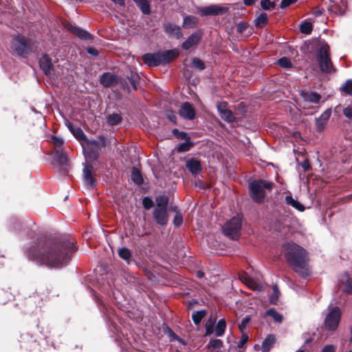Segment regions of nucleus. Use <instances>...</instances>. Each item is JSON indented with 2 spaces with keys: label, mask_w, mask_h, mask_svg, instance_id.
<instances>
[{
  "label": "nucleus",
  "mask_w": 352,
  "mask_h": 352,
  "mask_svg": "<svg viewBox=\"0 0 352 352\" xmlns=\"http://www.w3.org/2000/svg\"><path fill=\"white\" fill-rule=\"evenodd\" d=\"M76 250L74 243L65 240L31 247L28 249L27 254L30 259L36 261L38 264L44 265L50 268H60L67 265L72 253Z\"/></svg>",
  "instance_id": "obj_1"
},
{
  "label": "nucleus",
  "mask_w": 352,
  "mask_h": 352,
  "mask_svg": "<svg viewBox=\"0 0 352 352\" xmlns=\"http://www.w3.org/2000/svg\"><path fill=\"white\" fill-rule=\"evenodd\" d=\"M282 252L289 266L300 276L305 278L309 274L308 254L299 245L289 242L283 245Z\"/></svg>",
  "instance_id": "obj_2"
},
{
  "label": "nucleus",
  "mask_w": 352,
  "mask_h": 352,
  "mask_svg": "<svg viewBox=\"0 0 352 352\" xmlns=\"http://www.w3.org/2000/svg\"><path fill=\"white\" fill-rule=\"evenodd\" d=\"M179 56L177 50H166L162 52L148 53L142 56V60L148 66L164 65L174 60Z\"/></svg>",
  "instance_id": "obj_3"
},
{
  "label": "nucleus",
  "mask_w": 352,
  "mask_h": 352,
  "mask_svg": "<svg viewBox=\"0 0 352 352\" xmlns=\"http://www.w3.org/2000/svg\"><path fill=\"white\" fill-rule=\"evenodd\" d=\"M316 58L322 72L331 74L336 71L330 58V50L327 43L320 45L316 52Z\"/></svg>",
  "instance_id": "obj_4"
},
{
  "label": "nucleus",
  "mask_w": 352,
  "mask_h": 352,
  "mask_svg": "<svg viewBox=\"0 0 352 352\" xmlns=\"http://www.w3.org/2000/svg\"><path fill=\"white\" fill-rule=\"evenodd\" d=\"M272 186V182L263 179L252 182L250 184V192L252 199L257 203L263 202L265 197V189L271 190Z\"/></svg>",
  "instance_id": "obj_5"
},
{
  "label": "nucleus",
  "mask_w": 352,
  "mask_h": 352,
  "mask_svg": "<svg viewBox=\"0 0 352 352\" xmlns=\"http://www.w3.org/2000/svg\"><path fill=\"white\" fill-rule=\"evenodd\" d=\"M242 219L239 216L232 217L222 227L223 234L232 239H236L239 236L241 229Z\"/></svg>",
  "instance_id": "obj_6"
},
{
  "label": "nucleus",
  "mask_w": 352,
  "mask_h": 352,
  "mask_svg": "<svg viewBox=\"0 0 352 352\" xmlns=\"http://www.w3.org/2000/svg\"><path fill=\"white\" fill-rule=\"evenodd\" d=\"M10 48L13 54L21 56H25L31 50L30 46L25 38L21 35L12 39Z\"/></svg>",
  "instance_id": "obj_7"
},
{
  "label": "nucleus",
  "mask_w": 352,
  "mask_h": 352,
  "mask_svg": "<svg viewBox=\"0 0 352 352\" xmlns=\"http://www.w3.org/2000/svg\"><path fill=\"white\" fill-rule=\"evenodd\" d=\"M341 311L338 307H334L328 313L324 319V327L329 331L336 330L339 324Z\"/></svg>",
  "instance_id": "obj_8"
},
{
  "label": "nucleus",
  "mask_w": 352,
  "mask_h": 352,
  "mask_svg": "<svg viewBox=\"0 0 352 352\" xmlns=\"http://www.w3.org/2000/svg\"><path fill=\"white\" fill-rule=\"evenodd\" d=\"M239 279L249 288L256 291L263 290L264 284L258 278H253L247 273L242 272L239 274Z\"/></svg>",
  "instance_id": "obj_9"
},
{
  "label": "nucleus",
  "mask_w": 352,
  "mask_h": 352,
  "mask_svg": "<svg viewBox=\"0 0 352 352\" xmlns=\"http://www.w3.org/2000/svg\"><path fill=\"white\" fill-rule=\"evenodd\" d=\"M228 8L225 6L219 5H212L210 6L204 7L199 9V12L201 15H219L227 12Z\"/></svg>",
  "instance_id": "obj_10"
},
{
  "label": "nucleus",
  "mask_w": 352,
  "mask_h": 352,
  "mask_svg": "<svg viewBox=\"0 0 352 352\" xmlns=\"http://www.w3.org/2000/svg\"><path fill=\"white\" fill-rule=\"evenodd\" d=\"M72 133L74 135V137L81 142L82 146L84 149H85V144L87 146H94L96 147L98 146V142L96 140H89L83 131L80 127H76L72 130Z\"/></svg>",
  "instance_id": "obj_11"
},
{
  "label": "nucleus",
  "mask_w": 352,
  "mask_h": 352,
  "mask_svg": "<svg viewBox=\"0 0 352 352\" xmlns=\"http://www.w3.org/2000/svg\"><path fill=\"white\" fill-rule=\"evenodd\" d=\"M153 217L158 224L161 226L166 225L168 220L167 208H155L153 210Z\"/></svg>",
  "instance_id": "obj_12"
},
{
  "label": "nucleus",
  "mask_w": 352,
  "mask_h": 352,
  "mask_svg": "<svg viewBox=\"0 0 352 352\" xmlns=\"http://www.w3.org/2000/svg\"><path fill=\"white\" fill-rule=\"evenodd\" d=\"M93 167L89 164H86L83 169V179L85 186L89 188H93L96 183L92 177Z\"/></svg>",
  "instance_id": "obj_13"
},
{
  "label": "nucleus",
  "mask_w": 352,
  "mask_h": 352,
  "mask_svg": "<svg viewBox=\"0 0 352 352\" xmlns=\"http://www.w3.org/2000/svg\"><path fill=\"white\" fill-rule=\"evenodd\" d=\"M179 114L185 119L192 120L195 116V111L191 104L184 102L179 109Z\"/></svg>",
  "instance_id": "obj_14"
},
{
  "label": "nucleus",
  "mask_w": 352,
  "mask_h": 352,
  "mask_svg": "<svg viewBox=\"0 0 352 352\" xmlns=\"http://www.w3.org/2000/svg\"><path fill=\"white\" fill-rule=\"evenodd\" d=\"M65 28L69 32L76 34L80 39L87 41L92 38V36L89 32L72 24H67Z\"/></svg>",
  "instance_id": "obj_15"
},
{
  "label": "nucleus",
  "mask_w": 352,
  "mask_h": 352,
  "mask_svg": "<svg viewBox=\"0 0 352 352\" xmlns=\"http://www.w3.org/2000/svg\"><path fill=\"white\" fill-rule=\"evenodd\" d=\"M331 115V110L328 109L325 110L319 118H316V125L318 131H322L327 124Z\"/></svg>",
  "instance_id": "obj_16"
},
{
  "label": "nucleus",
  "mask_w": 352,
  "mask_h": 352,
  "mask_svg": "<svg viewBox=\"0 0 352 352\" xmlns=\"http://www.w3.org/2000/svg\"><path fill=\"white\" fill-rule=\"evenodd\" d=\"M164 30L168 34L177 38H179L182 36L180 27L175 24L170 23L164 24Z\"/></svg>",
  "instance_id": "obj_17"
},
{
  "label": "nucleus",
  "mask_w": 352,
  "mask_h": 352,
  "mask_svg": "<svg viewBox=\"0 0 352 352\" xmlns=\"http://www.w3.org/2000/svg\"><path fill=\"white\" fill-rule=\"evenodd\" d=\"M300 96L305 102L315 104L318 103L321 99L320 94L313 91H302L300 92Z\"/></svg>",
  "instance_id": "obj_18"
},
{
  "label": "nucleus",
  "mask_w": 352,
  "mask_h": 352,
  "mask_svg": "<svg viewBox=\"0 0 352 352\" xmlns=\"http://www.w3.org/2000/svg\"><path fill=\"white\" fill-rule=\"evenodd\" d=\"M100 83L106 87H111L117 82V77L110 73H104L100 77Z\"/></svg>",
  "instance_id": "obj_19"
},
{
  "label": "nucleus",
  "mask_w": 352,
  "mask_h": 352,
  "mask_svg": "<svg viewBox=\"0 0 352 352\" xmlns=\"http://www.w3.org/2000/svg\"><path fill=\"white\" fill-rule=\"evenodd\" d=\"M201 36L199 34L194 33L192 34L186 41H184L182 44V48L188 50L190 49L192 47L197 45L200 41Z\"/></svg>",
  "instance_id": "obj_20"
},
{
  "label": "nucleus",
  "mask_w": 352,
  "mask_h": 352,
  "mask_svg": "<svg viewBox=\"0 0 352 352\" xmlns=\"http://www.w3.org/2000/svg\"><path fill=\"white\" fill-rule=\"evenodd\" d=\"M39 65L46 75H49L50 74L52 65L50 58L47 54L43 55L41 58Z\"/></svg>",
  "instance_id": "obj_21"
},
{
  "label": "nucleus",
  "mask_w": 352,
  "mask_h": 352,
  "mask_svg": "<svg viewBox=\"0 0 352 352\" xmlns=\"http://www.w3.org/2000/svg\"><path fill=\"white\" fill-rule=\"evenodd\" d=\"M276 342V338L272 334H269L262 342L261 349L262 352H268L274 345Z\"/></svg>",
  "instance_id": "obj_22"
},
{
  "label": "nucleus",
  "mask_w": 352,
  "mask_h": 352,
  "mask_svg": "<svg viewBox=\"0 0 352 352\" xmlns=\"http://www.w3.org/2000/svg\"><path fill=\"white\" fill-rule=\"evenodd\" d=\"M186 167L194 175H197L201 171L200 162L194 159H190L186 162Z\"/></svg>",
  "instance_id": "obj_23"
},
{
  "label": "nucleus",
  "mask_w": 352,
  "mask_h": 352,
  "mask_svg": "<svg viewBox=\"0 0 352 352\" xmlns=\"http://www.w3.org/2000/svg\"><path fill=\"white\" fill-rule=\"evenodd\" d=\"M54 160L60 166H67V157L63 151L57 150L55 152Z\"/></svg>",
  "instance_id": "obj_24"
},
{
  "label": "nucleus",
  "mask_w": 352,
  "mask_h": 352,
  "mask_svg": "<svg viewBox=\"0 0 352 352\" xmlns=\"http://www.w3.org/2000/svg\"><path fill=\"white\" fill-rule=\"evenodd\" d=\"M285 201L288 205L292 206L299 211L302 212L305 210V207L302 206V204H301L298 200L294 199L292 195H287L285 197Z\"/></svg>",
  "instance_id": "obj_25"
},
{
  "label": "nucleus",
  "mask_w": 352,
  "mask_h": 352,
  "mask_svg": "<svg viewBox=\"0 0 352 352\" xmlns=\"http://www.w3.org/2000/svg\"><path fill=\"white\" fill-rule=\"evenodd\" d=\"M168 203V197L164 195H160L155 198V207L167 208Z\"/></svg>",
  "instance_id": "obj_26"
},
{
  "label": "nucleus",
  "mask_w": 352,
  "mask_h": 352,
  "mask_svg": "<svg viewBox=\"0 0 352 352\" xmlns=\"http://www.w3.org/2000/svg\"><path fill=\"white\" fill-rule=\"evenodd\" d=\"M118 255L119 256L126 261L128 264H130L131 262V252L126 248H122L118 250Z\"/></svg>",
  "instance_id": "obj_27"
},
{
  "label": "nucleus",
  "mask_w": 352,
  "mask_h": 352,
  "mask_svg": "<svg viewBox=\"0 0 352 352\" xmlns=\"http://www.w3.org/2000/svg\"><path fill=\"white\" fill-rule=\"evenodd\" d=\"M266 316H270L276 322H281L283 321V316L278 313L274 308L268 309Z\"/></svg>",
  "instance_id": "obj_28"
},
{
  "label": "nucleus",
  "mask_w": 352,
  "mask_h": 352,
  "mask_svg": "<svg viewBox=\"0 0 352 352\" xmlns=\"http://www.w3.org/2000/svg\"><path fill=\"white\" fill-rule=\"evenodd\" d=\"M226 327V320L222 318L219 320L215 327V335L217 337L222 336Z\"/></svg>",
  "instance_id": "obj_29"
},
{
  "label": "nucleus",
  "mask_w": 352,
  "mask_h": 352,
  "mask_svg": "<svg viewBox=\"0 0 352 352\" xmlns=\"http://www.w3.org/2000/svg\"><path fill=\"white\" fill-rule=\"evenodd\" d=\"M131 179L136 184H141L143 183V178L140 171L137 168H133L131 173Z\"/></svg>",
  "instance_id": "obj_30"
},
{
  "label": "nucleus",
  "mask_w": 352,
  "mask_h": 352,
  "mask_svg": "<svg viewBox=\"0 0 352 352\" xmlns=\"http://www.w3.org/2000/svg\"><path fill=\"white\" fill-rule=\"evenodd\" d=\"M144 14H148L150 6L147 0H133Z\"/></svg>",
  "instance_id": "obj_31"
},
{
  "label": "nucleus",
  "mask_w": 352,
  "mask_h": 352,
  "mask_svg": "<svg viewBox=\"0 0 352 352\" xmlns=\"http://www.w3.org/2000/svg\"><path fill=\"white\" fill-rule=\"evenodd\" d=\"M122 120V117L118 113H113L107 117V123L111 126L118 124Z\"/></svg>",
  "instance_id": "obj_32"
},
{
  "label": "nucleus",
  "mask_w": 352,
  "mask_h": 352,
  "mask_svg": "<svg viewBox=\"0 0 352 352\" xmlns=\"http://www.w3.org/2000/svg\"><path fill=\"white\" fill-rule=\"evenodd\" d=\"M206 314V311L205 310L193 312L192 315V319L194 323L198 325L201 322V320L205 317Z\"/></svg>",
  "instance_id": "obj_33"
},
{
  "label": "nucleus",
  "mask_w": 352,
  "mask_h": 352,
  "mask_svg": "<svg viewBox=\"0 0 352 352\" xmlns=\"http://www.w3.org/2000/svg\"><path fill=\"white\" fill-rule=\"evenodd\" d=\"M267 21L268 19L267 14L261 13L256 19L255 24L257 27L263 28L267 23Z\"/></svg>",
  "instance_id": "obj_34"
},
{
  "label": "nucleus",
  "mask_w": 352,
  "mask_h": 352,
  "mask_svg": "<svg viewBox=\"0 0 352 352\" xmlns=\"http://www.w3.org/2000/svg\"><path fill=\"white\" fill-rule=\"evenodd\" d=\"M340 90L347 95H352V79L347 80L340 87Z\"/></svg>",
  "instance_id": "obj_35"
},
{
  "label": "nucleus",
  "mask_w": 352,
  "mask_h": 352,
  "mask_svg": "<svg viewBox=\"0 0 352 352\" xmlns=\"http://www.w3.org/2000/svg\"><path fill=\"white\" fill-rule=\"evenodd\" d=\"M221 118L228 122H232L235 120V117L232 111L230 109L225 111L220 115Z\"/></svg>",
  "instance_id": "obj_36"
},
{
  "label": "nucleus",
  "mask_w": 352,
  "mask_h": 352,
  "mask_svg": "<svg viewBox=\"0 0 352 352\" xmlns=\"http://www.w3.org/2000/svg\"><path fill=\"white\" fill-rule=\"evenodd\" d=\"M197 23V19L192 16H186L184 19L183 25L188 28H192Z\"/></svg>",
  "instance_id": "obj_37"
},
{
  "label": "nucleus",
  "mask_w": 352,
  "mask_h": 352,
  "mask_svg": "<svg viewBox=\"0 0 352 352\" xmlns=\"http://www.w3.org/2000/svg\"><path fill=\"white\" fill-rule=\"evenodd\" d=\"M300 32L302 33L309 34L312 31V25L310 22L304 21L300 27Z\"/></svg>",
  "instance_id": "obj_38"
},
{
  "label": "nucleus",
  "mask_w": 352,
  "mask_h": 352,
  "mask_svg": "<svg viewBox=\"0 0 352 352\" xmlns=\"http://www.w3.org/2000/svg\"><path fill=\"white\" fill-rule=\"evenodd\" d=\"M192 146L193 143L188 141L179 144L177 150L179 152H186L189 151Z\"/></svg>",
  "instance_id": "obj_39"
},
{
  "label": "nucleus",
  "mask_w": 352,
  "mask_h": 352,
  "mask_svg": "<svg viewBox=\"0 0 352 352\" xmlns=\"http://www.w3.org/2000/svg\"><path fill=\"white\" fill-rule=\"evenodd\" d=\"M192 66L199 70H203L205 68L204 63L198 58H193L192 60Z\"/></svg>",
  "instance_id": "obj_40"
},
{
  "label": "nucleus",
  "mask_w": 352,
  "mask_h": 352,
  "mask_svg": "<svg viewBox=\"0 0 352 352\" xmlns=\"http://www.w3.org/2000/svg\"><path fill=\"white\" fill-rule=\"evenodd\" d=\"M261 6L263 10H268L275 7V3L271 2L270 0H262L261 1Z\"/></svg>",
  "instance_id": "obj_41"
},
{
  "label": "nucleus",
  "mask_w": 352,
  "mask_h": 352,
  "mask_svg": "<svg viewBox=\"0 0 352 352\" xmlns=\"http://www.w3.org/2000/svg\"><path fill=\"white\" fill-rule=\"evenodd\" d=\"M278 63L280 66L284 68H289L292 67V63L290 60L287 57H283L280 58L278 61Z\"/></svg>",
  "instance_id": "obj_42"
},
{
  "label": "nucleus",
  "mask_w": 352,
  "mask_h": 352,
  "mask_svg": "<svg viewBox=\"0 0 352 352\" xmlns=\"http://www.w3.org/2000/svg\"><path fill=\"white\" fill-rule=\"evenodd\" d=\"M142 204L146 210H149L153 206V200L148 197H146L143 199Z\"/></svg>",
  "instance_id": "obj_43"
},
{
  "label": "nucleus",
  "mask_w": 352,
  "mask_h": 352,
  "mask_svg": "<svg viewBox=\"0 0 352 352\" xmlns=\"http://www.w3.org/2000/svg\"><path fill=\"white\" fill-rule=\"evenodd\" d=\"M278 295H279V291L278 289V286L274 285L273 286V294L270 298V302L272 303H276V300H278Z\"/></svg>",
  "instance_id": "obj_44"
},
{
  "label": "nucleus",
  "mask_w": 352,
  "mask_h": 352,
  "mask_svg": "<svg viewBox=\"0 0 352 352\" xmlns=\"http://www.w3.org/2000/svg\"><path fill=\"white\" fill-rule=\"evenodd\" d=\"M138 79H139V77L136 74H131V76L130 78H129L131 85H132V87L134 89H137V84H138Z\"/></svg>",
  "instance_id": "obj_45"
},
{
  "label": "nucleus",
  "mask_w": 352,
  "mask_h": 352,
  "mask_svg": "<svg viewBox=\"0 0 352 352\" xmlns=\"http://www.w3.org/2000/svg\"><path fill=\"white\" fill-rule=\"evenodd\" d=\"M223 345V342L220 340H213L209 342V346L213 349H220Z\"/></svg>",
  "instance_id": "obj_46"
},
{
  "label": "nucleus",
  "mask_w": 352,
  "mask_h": 352,
  "mask_svg": "<svg viewBox=\"0 0 352 352\" xmlns=\"http://www.w3.org/2000/svg\"><path fill=\"white\" fill-rule=\"evenodd\" d=\"M344 291L348 294H352V279L348 277L345 283Z\"/></svg>",
  "instance_id": "obj_47"
},
{
  "label": "nucleus",
  "mask_w": 352,
  "mask_h": 352,
  "mask_svg": "<svg viewBox=\"0 0 352 352\" xmlns=\"http://www.w3.org/2000/svg\"><path fill=\"white\" fill-rule=\"evenodd\" d=\"M213 324L214 321H208L206 324V331L207 335H210L213 333Z\"/></svg>",
  "instance_id": "obj_48"
},
{
  "label": "nucleus",
  "mask_w": 352,
  "mask_h": 352,
  "mask_svg": "<svg viewBox=\"0 0 352 352\" xmlns=\"http://www.w3.org/2000/svg\"><path fill=\"white\" fill-rule=\"evenodd\" d=\"M248 28V25L246 23L240 22L236 25V30L239 33H243Z\"/></svg>",
  "instance_id": "obj_49"
},
{
  "label": "nucleus",
  "mask_w": 352,
  "mask_h": 352,
  "mask_svg": "<svg viewBox=\"0 0 352 352\" xmlns=\"http://www.w3.org/2000/svg\"><path fill=\"white\" fill-rule=\"evenodd\" d=\"M250 318L249 316H246L244 318L241 324H239V329L241 331H243L247 327L248 324L250 322Z\"/></svg>",
  "instance_id": "obj_50"
},
{
  "label": "nucleus",
  "mask_w": 352,
  "mask_h": 352,
  "mask_svg": "<svg viewBox=\"0 0 352 352\" xmlns=\"http://www.w3.org/2000/svg\"><path fill=\"white\" fill-rule=\"evenodd\" d=\"M182 221H183L182 215L180 213L177 212L174 217V220H173L174 224L175 226H178L182 224Z\"/></svg>",
  "instance_id": "obj_51"
},
{
  "label": "nucleus",
  "mask_w": 352,
  "mask_h": 352,
  "mask_svg": "<svg viewBox=\"0 0 352 352\" xmlns=\"http://www.w3.org/2000/svg\"><path fill=\"white\" fill-rule=\"evenodd\" d=\"M227 103L225 102H220L217 104V110L219 113V115L223 113L225 111H227Z\"/></svg>",
  "instance_id": "obj_52"
},
{
  "label": "nucleus",
  "mask_w": 352,
  "mask_h": 352,
  "mask_svg": "<svg viewBox=\"0 0 352 352\" xmlns=\"http://www.w3.org/2000/svg\"><path fill=\"white\" fill-rule=\"evenodd\" d=\"M297 0H282L280 7V8L284 9L290 6L291 4L294 3Z\"/></svg>",
  "instance_id": "obj_53"
},
{
  "label": "nucleus",
  "mask_w": 352,
  "mask_h": 352,
  "mask_svg": "<svg viewBox=\"0 0 352 352\" xmlns=\"http://www.w3.org/2000/svg\"><path fill=\"white\" fill-rule=\"evenodd\" d=\"M336 347L333 344H327L325 345L322 349V352H336Z\"/></svg>",
  "instance_id": "obj_54"
},
{
  "label": "nucleus",
  "mask_w": 352,
  "mask_h": 352,
  "mask_svg": "<svg viewBox=\"0 0 352 352\" xmlns=\"http://www.w3.org/2000/svg\"><path fill=\"white\" fill-rule=\"evenodd\" d=\"M53 143L57 147H60L63 144V140L60 138L53 136L52 137Z\"/></svg>",
  "instance_id": "obj_55"
},
{
  "label": "nucleus",
  "mask_w": 352,
  "mask_h": 352,
  "mask_svg": "<svg viewBox=\"0 0 352 352\" xmlns=\"http://www.w3.org/2000/svg\"><path fill=\"white\" fill-rule=\"evenodd\" d=\"M343 113L346 118L352 119V107H348L344 109Z\"/></svg>",
  "instance_id": "obj_56"
},
{
  "label": "nucleus",
  "mask_w": 352,
  "mask_h": 352,
  "mask_svg": "<svg viewBox=\"0 0 352 352\" xmlns=\"http://www.w3.org/2000/svg\"><path fill=\"white\" fill-rule=\"evenodd\" d=\"M166 116L170 121H171L174 124H176L177 117L173 112L168 111L166 113Z\"/></svg>",
  "instance_id": "obj_57"
},
{
  "label": "nucleus",
  "mask_w": 352,
  "mask_h": 352,
  "mask_svg": "<svg viewBox=\"0 0 352 352\" xmlns=\"http://www.w3.org/2000/svg\"><path fill=\"white\" fill-rule=\"evenodd\" d=\"M87 52L88 54H89L90 55L94 56H97L98 55V50L93 47L87 48Z\"/></svg>",
  "instance_id": "obj_58"
},
{
  "label": "nucleus",
  "mask_w": 352,
  "mask_h": 352,
  "mask_svg": "<svg viewBox=\"0 0 352 352\" xmlns=\"http://www.w3.org/2000/svg\"><path fill=\"white\" fill-rule=\"evenodd\" d=\"M177 138L179 139H182V140H188L189 139L188 135L186 133L183 132V131H179V133H178Z\"/></svg>",
  "instance_id": "obj_59"
},
{
  "label": "nucleus",
  "mask_w": 352,
  "mask_h": 352,
  "mask_svg": "<svg viewBox=\"0 0 352 352\" xmlns=\"http://www.w3.org/2000/svg\"><path fill=\"white\" fill-rule=\"evenodd\" d=\"M248 340V337L246 335H243L241 338V340L240 341V343L239 344V346H242L243 344H245Z\"/></svg>",
  "instance_id": "obj_60"
},
{
  "label": "nucleus",
  "mask_w": 352,
  "mask_h": 352,
  "mask_svg": "<svg viewBox=\"0 0 352 352\" xmlns=\"http://www.w3.org/2000/svg\"><path fill=\"white\" fill-rule=\"evenodd\" d=\"M257 0H243V3L245 6H252L253 5Z\"/></svg>",
  "instance_id": "obj_61"
},
{
  "label": "nucleus",
  "mask_w": 352,
  "mask_h": 352,
  "mask_svg": "<svg viewBox=\"0 0 352 352\" xmlns=\"http://www.w3.org/2000/svg\"><path fill=\"white\" fill-rule=\"evenodd\" d=\"M66 126H67V128L69 129V130L72 132V130L74 129L76 127H74L73 126V124L69 122V121H67L66 123H65Z\"/></svg>",
  "instance_id": "obj_62"
},
{
  "label": "nucleus",
  "mask_w": 352,
  "mask_h": 352,
  "mask_svg": "<svg viewBox=\"0 0 352 352\" xmlns=\"http://www.w3.org/2000/svg\"><path fill=\"white\" fill-rule=\"evenodd\" d=\"M168 332L170 337L177 338L176 334L169 328H168Z\"/></svg>",
  "instance_id": "obj_63"
},
{
  "label": "nucleus",
  "mask_w": 352,
  "mask_h": 352,
  "mask_svg": "<svg viewBox=\"0 0 352 352\" xmlns=\"http://www.w3.org/2000/svg\"><path fill=\"white\" fill-rule=\"evenodd\" d=\"M204 274L203 272H201V271L197 272V277L201 278L204 276Z\"/></svg>",
  "instance_id": "obj_64"
}]
</instances>
